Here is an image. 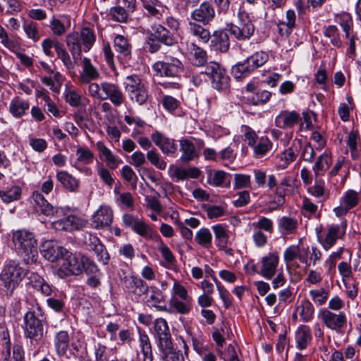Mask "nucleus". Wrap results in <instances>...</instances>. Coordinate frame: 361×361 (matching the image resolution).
<instances>
[{"label":"nucleus","mask_w":361,"mask_h":361,"mask_svg":"<svg viewBox=\"0 0 361 361\" xmlns=\"http://www.w3.org/2000/svg\"><path fill=\"white\" fill-rule=\"evenodd\" d=\"M250 176L247 174H235L234 176V187L237 189L250 188Z\"/></svg>","instance_id":"62"},{"label":"nucleus","mask_w":361,"mask_h":361,"mask_svg":"<svg viewBox=\"0 0 361 361\" xmlns=\"http://www.w3.org/2000/svg\"><path fill=\"white\" fill-rule=\"evenodd\" d=\"M56 179L68 191L74 192L79 188L80 181L65 171H60L56 173Z\"/></svg>","instance_id":"32"},{"label":"nucleus","mask_w":361,"mask_h":361,"mask_svg":"<svg viewBox=\"0 0 361 361\" xmlns=\"http://www.w3.org/2000/svg\"><path fill=\"white\" fill-rule=\"evenodd\" d=\"M195 240L202 247L209 248L212 245V233L207 228L203 227L196 233Z\"/></svg>","instance_id":"45"},{"label":"nucleus","mask_w":361,"mask_h":361,"mask_svg":"<svg viewBox=\"0 0 361 361\" xmlns=\"http://www.w3.org/2000/svg\"><path fill=\"white\" fill-rule=\"evenodd\" d=\"M310 295L317 305H322L326 303L329 293L324 288L310 290Z\"/></svg>","instance_id":"58"},{"label":"nucleus","mask_w":361,"mask_h":361,"mask_svg":"<svg viewBox=\"0 0 361 361\" xmlns=\"http://www.w3.org/2000/svg\"><path fill=\"white\" fill-rule=\"evenodd\" d=\"M324 181L316 178L314 185L310 188L309 192L316 197H323L326 200L329 197V191H326L324 188Z\"/></svg>","instance_id":"54"},{"label":"nucleus","mask_w":361,"mask_h":361,"mask_svg":"<svg viewBox=\"0 0 361 361\" xmlns=\"http://www.w3.org/2000/svg\"><path fill=\"white\" fill-rule=\"evenodd\" d=\"M29 108L30 103L27 100L16 97L11 99L8 111L14 118H20L25 114Z\"/></svg>","instance_id":"28"},{"label":"nucleus","mask_w":361,"mask_h":361,"mask_svg":"<svg viewBox=\"0 0 361 361\" xmlns=\"http://www.w3.org/2000/svg\"><path fill=\"white\" fill-rule=\"evenodd\" d=\"M212 229L215 235V240L216 245L221 250L225 249L228 241V235L227 230L224 226L221 224L212 226Z\"/></svg>","instance_id":"42"},{"label":"nucleus","mask_w":361,"mask_h":361,"mask_svg":"<svg viewBox=\"0 0 361 361\" xmlns=\"http://www.w3.org/2000/svg\"><path fill=\"white\" fill-rule=\"evenodd\" d=\"M331 157L326 154H322L317 158V161L313 166L315 178H318V177L322 174L325 171V166L328 168L331 164Z\"/></svg>","instance_id":"47"},{"label":"nucleus","mask_w":361,"mask_h":361,"mask_svg":"<svg viewBox=\"0 0 361 361\" xmlns=\"http://www.w3.org/2000/svg\"><path fill=\"white\" fill-rule=\"evenodd\" d=\"M81 241L88 250L94 252L99 262L104 264H108L109 255L99 238L92 233H85L82 235Z\"/></svg>","instance_id":"12"},{"label":"nucleus","mask_w":361,"mask_h":361,"mask_svg":"<svg viewBox=\"0 0 361 361\" xmlns=\"http://www.w3.org/2000/svg\"><path fill=\"white\" fill-rule=\"evenodd\" d=\"M146 157L152 165L159 170H165L166 162L161 158L156 149H152L147 152Z\"/></svg>","instance_id":"51"},{"label":"nucleus","mask_w":361,"mask_h":361,"mask_svg":"<svg viewBox=\"0 0 361 361\" xmlns=\"http://www.w3.org/2000/svg\"><path fill=\"white\" fill-rule=\"evenodd\" d=\"M76 154V163L89 164L93 161L94 154L87 147H78Z\"/></svg>","instance_id":"57"},{"label":"nucleus","mask_w":361,"mask_h":361,"mask_svg":"<svg viewBox=\"0 0 361 361\" xmlns=\"http://www.w3.org/2000/svg\"><path fill=\"white\" fill-rule=\"evenodd\" d=\"M189 33L196 37L200 43L207 44L211 39V33L203 25L197 22L190 21L188 25Z\"/></svg>","instance_id":"26"},{"label":"nucleus","mask_w":361,"mask_h":361,"mask_svg":"<svg viewBox=\"0 0 361 361\" xmlns=\"http://www.w3.org/2000/svg\"><path fill=\"white\" fill-rule=\"evenodd\" d=\"M159 349L163 361H184L182 353L173 348L172 342L159 347Z\"/></svg>","instance_id":"37"},{"label":"nucleus","mask_w":361,"mask_h":361,"mask_svg":"<svg viewBox=\"0 0 361 361\" xmlns=\"http://www.w3.org/2000/svg\"><path fill=\"white\" fill-rule=\"evenodd\" d=\"M183 64L178 58L165 56L162 61H157L153 65V69L161 75L177 77L183 71Z\"/></svg>","instance_id":"11"},{"label":"nucleus","mask_w":361,"mask_h":361,"mask_svg":"<svg viewBox=\"0 0 361 361\" xmlns=\"http://www.w3.org/2000/svg\"><path fill=\"white\" fill-rule=\"evenodd\" d=\"M82 271L84 270L87 275H97L99 274V269L97 264L88 257L82 256Z\"/></svg>","instance_id":"60"},{"label":"nucleus","mask_w":361,"mask_h":361,"mask_svg":"<svg viewBox=\"0 0 361 361\" xmlns=\"http://www.w3.org/2000/svg\"><path fill=\"white\" fill-rule=\"evenodd\" d=\"M82 71L80 75V80L82 83L87 84L92 80H97L100 74L93 66L89 58H84L82 62Z\"/></svg>","instance_id":"25"},{"label":"nucleus","mask_w":361,"mask_h":361,"mask_svg":"<svg viewBox=\"0 0 361 361\" xmlns=\"http://www.w3.org/2000/svg\"><path fill=\"white\" fill-rule=\"evenodd\" d=\"M124 87L132 102L142 105L147 101L148 92L139 75H130L127 76L124 82Z\"/></svg>","instance_id":"8"},{"label":"nucleus","mask_w":361,"mask_h":361,"mask_svg":"<svg viewBox=\"0 0 361 361\" xmlns=\"http://www.w3.org/2000/svg\"><path fill=\"white\" fill-rule=\"evenodd\" d=\"M55 51L58 58L61 60L65 67L69 71L73 70L75 67L74 63H75L72 61L68 51L63 47V44L58 41H55Z\"/></svg>","instance_id":"43"},{"label":"nucleus","mask_w":361,"mask_h":361,"mask_svg":"<svg viewBox=\"0 0 361 361\" xmlns=\"http://www.w3.org/2000/svg\"><path fill=\"white\" fill-rule=\"evenodd\" d=\"M318 241L321 243L323 248L329 250L335 245L337 240L345 233V231H341L340 225H331L329 226L326 233L323 238L319 234L318 228H317Z\"/></svg>","instance_id":"19"},{"label":"nucleus","mask_w":361,"mask_h":361,"mask_svg":"<svg viewBox=\"0 0 361 361\" xmlns=\"http://www.w3.org/2000/svg\"><path fill=\"white\" fill-rule=\"evenodd\" d=\"M255 157L260 158L267 154L272 148V142L267 138L262 137L257 145H255Z\"/></svg>","instance_id":"49"},{"label":"nucleus","mask_w":361,"mask_h":361,"mask_svg":"<svg viewBox=\"0 0 361 361\" xmlns=\"http://www.w3.org/2000/svg\"><path fill=\"white\" fill-rule=\"evenodd\" d=\"M205 73L211 80L212 87L217 90H226L230 86V78L226 69L219 63L210 61L205 66Z\"/></svg>","instance_id":"9"},{"label":"nucleus","mask_w":361,"mask_h":361,"mask_svg":"<svg viewBox=\"0 0 361 361\" xmlns=\"http://www.w3.org/2000/svg\"><path fill=\"white\" fill-rule=\"evenodd\" d=\"M23 322L25 337L30 339L32 343L39 344L47 334L45 319L37 317L35 312L28 311L23 317Z\"/></svg>","instance_id":"4"},{"label":"nucleus","mask_w":361,"mask_h":361,"mask_svg":"<svg viewBox=\"0 0 361 361\" xmlns=\"http://www.w3.org/2000/svg\"><path fill=\"white\" fill-rule=\"evenodd\" d=\"M311 329L308 326L300 325L295 331L297 348L303 350L307 348L312 341Z\"/></svg>","instance_id":"31"},{"label":"nucleus","mask_w":361,"mask_h":361,"mask_svg":"<svg viewBox=\"0 0 361 361\" xmlns=\"http://www.w3.org/2000/svg\"><path fill=\"white\" fill-rule=\"evenodd\" d=\"M268 59L269 56L266 52H256L243 63H239L233 66L232 74L237 79L245 78L257 68L263 66Z\"/></svg>","instance_id":"6"},{"label":"nucleus","mask_w":361,"mask_h":361,"mask_svg":"<svg viewBox=\"0 0 361 361\" xmlns=\"http://www.w3.org/2000/svg\"><path fill=\"white\" fill-rule=\"evenodd\" d=\"M69 335L66 331H60L54 338V346L59 357L64 356L69 347Z\"/></svg>","instance_id":"34"},{"label":"nucleus","mask_w":361,"mask_h":361,"mask_svg":"<svg viewBox=\"0 0 361 361\" xmlns=\"http://www.w3.org/2000/svg\"><path fill=\"white\" fill-rule=\"evenodd\" d=\"M132 230L146 239H152L156 236L155 231L140 219Z\"/></svg>","instance_id":"48"},{"label":"nucleus","mask_w":361,"mask_h":361,"mask_svg":"<svg viewBox=\"0 0 361 361\" xmlns=\"http://www.w3.org/2000/svg\"><path fill=\"white\" fill-rule=\"evenodd\" d=\"M97 149L99 152V156L103 157L106 163V166L112 170L116 169L122 162L121 159L116 157L112 152L102 142H97Z\"/></svg>","instance_id":"29"},{"label":"nucleus","mask_w":361,"mask_h":361,"mask_svg":"<svg viewBox=\"0 0 361 361\" xmlns=\"http://www.w3.org/2000/svg\"><path fill=\"white\" fill-rule=\"evenodd\" d=\"M13 242L18 255L26 264L35 263L37 260V240L34 235L25 230H19L13 235Z\"/></svg>","instance_id":"2"},{"label":"nucleus","mask_w":361,"mask_h":361,"mask_svg":"<svg viewBox=\"0 0 361 361\" xmlns=\"http://www.w3.org/2000/svg\"><path fill=\"white\" fill-rule=\"evenodd\" d=\"M154 336L158 339V348L171 341V336L166 321L163 318H158L154 323Z\"/></svg>","instance_id":"23"},{"label":"nucleus","mask_w":361,"mask_h":361,"mask_svg":"<svg viewBox=\"0 0 361 361\" xmlns=\"http://www.w3.org/2000/svg\"><path fill=\"white\" fill-rule=\"evenodd\" d=\"M94 355L95 361H108L107 348L101 343H97L94 346Z\"/></svg>","instance_id":"64"},{"label":"nucleus","mask_w":361,"mask_h":361,"mask_svg":"<svg viewBox=\"0 0 361 361\" xmlns=\"http://www.w3.org/2000/svg\"><path fill=\"white\" fill-rule=\"evenodd\" d=\"M278 226L281 231L286 233H293L295 232L298 226V222L296 219L288 217L282 216L279 219Z\"/></svg>","instance_id":"46"},{"label":"nucleus","mask_w":361,"mask_h":361,"mask_svg":"<svg viewBox=\"0 0 361 361\" xmlns=\"http://www.w3.org/2000/svg\"><path fill=\"white\" fill-rule=\"evenodd\" d=\"M109 16L116 21L124 23L127 21L129 14L117 5L110 9Z\"/></svg>","instance_id":"59"},{"label":"nucleus","mask_w":361,"mask_h":361,"mask_svg":"<svg viewBox=\"0 0 361 361\" xmlns=\"http://www.w3.org/2000/svg\"><path fill=\"white\" fill-rule=\"evenodd\" d=\"M27 274L26 270L16 262L10 261L6 264L0 274V279L9 295L18 286Z\"/></svg>","instance_id":"5"},{"label":"nucleus","mask_w":361,"mask_h":361,"mask_svg":"<svg viewBox=\"0 0 361 361\" xmlns=\"http://www.w3.org/2000/svg\"><path fill=\"white\" fill-rule=\"evenodd\" d=\"M49 27L54 35L61 36L66 30L64 24L55 16H53L49 24Z\"/></svg>","instance_id":"61"},{"label":"nucleus","mask_w":361,"mask_h":361,"mask_svg":"<svg viewBox=\"0 0 361 361\" xmlns=\"http://www.w3.org/2000/svg\"><path fill=\"white\" fill-rule=\"evenodd\" d=\"M359 194L353 190H348L343 195L341 202L349 209L355 207L358 204Z\"/></svg>","instance_id":"56"},{"label":"nucleus","mask_w":361,"mask_h":361,"mask_svg":"<svg viewBox=\"0 0 361 361\" xmlns=\"http://www.w3.org/2000/svg\"><path fill=\"white\" fill-rule=\"evenodd\" d=\"M188 49L193 56L195 65L197 66L204 67V66H206L207 63V54L206 51H204L202 48L197 46L195 43H191Z\"/></svg>","instance_id":"41"},{"label":"nucleus","mask_w":361,"mask_h":361,"mask_svg":"<svg viewBox=\"0 0 361 361\" xmlns=\"http://www.w3.org/2000/svg\"><path fill=\"white\" fill-rule=\"evenodd\" d=\"M147 46L148 51L156 53L160 50L161 44L168 47H173L178 44L176 35L161 24H154L147 37Z\"/></svg>","instance_id":"3"},{"label":"nucleus","mask_w":361,"mask_h":361,"mask_svg":"<svg viewBox=\"0 0 361 361\" xmlns=\"http://www.w3.org/2000/svg\"><path fill=\"white\" fill-rule=\"evenodd\" d=\"M149 291L150 295L147 302L152 303L154 306H156L157 303H160L164 301V295L162 292L155 286L149 287Z\"/></svg>","instance_id":"63"},{"label":"nucleus","mask_w":361,"mask_h":361,"mask_svg":"<svg viewBox=\"0 0 361 361\" xmlns=\"http://www.w3.org/2000/svg\"><path fill=\"white\" fill-rule=\"evenodd\" d=\"M96 41V36L92 29L83 27L80 32L69 33L66 37L67 47L75 63L81 59L82 51H89Z\"/></svg>","instance_id":"1"},{"label":"nucleus","mask_w":361,"mask_h":361,"mask_svg":"<svg viewBox=\"0 0 361 361\" xmlns=\"http://www.w3.org/2000/svg\"><path fill=\"white\" fill-rule=\"evenodd\" d=\"M128 288L132 293L139 297L147 294L149 292V286L140 278L132 276Z\"/></svg>","instance_id":"40"},{"label":"nucleus","mask_w":361,"mask_h":361,"mask_svg":"<svg viewBox=\"0 0 361 361\" xmlns=\"http://www.w3.org/2000/svg\"><path fill=\"white\" fill-rule=\"evenodd\" d=\"M319 317L327 328L336 332H341L347 322L346 316L343 312L336 314L325 308L319 311Z\"/></svg>","instance_id":"14"},{"label":"nucleus","mask_w":361,"mask_h":361,"mask_svg":"<svg viewBox=\"0 0 361 361\" xmlns=\"http://www.w3.org/2000/svg\"><path fill=\"white\" fill-rule=\"evenodd\" d=\"M30 283L44 296H49L53 291L52 287L37 273H31L29 276Z\"/></svg>","instance_id":"30"},{"label":"nucleus","mask_w":361,"mask_h":361,"mask_svg":"<svg viewBox=\"0 0 361 361\" xmlns=\"http://www.w3.org/2000/svg\"><path fill=\"white\" fill-rule=\"evenodd\" d=\"M180 151L182 152L180 159L183 163H188L197 157L194 145L186 139L180 140Z\"/></svg>","instance_id":"36"},{"label":"nucleus","mask_w":361,"mask_h":361,"mask_svg":"<svg viewBox=\"0 0 361 361\" xmlns=\"http://www.w3.org/2000/svg\"><path fill=\"white\" fill-rule=\"evenodd\" d=\"M271 96V93L267 90H257L248 100L254 105H259L267 103Z\"/></svg>","instance_id":"55"},{"label":"nucleus","mask_w":361,"mask_h":361,"mask_svg":"<svg viewBox=\"0 0 361 361\" xmlns=\"http://www.w3.org/2000/svg\"><path fill=\"white\" fill-rule=\"evenodd\" d=\"M210 47L216 51L226 53L230 48V39L224 30H216L211 35Z\"/></svg>","instance_id":"24"},{"label":"nucleus","mask_w":361,"mask_h":361,"mask_svg":"<svg viewBox=\"0 0 361 361\" xmlns=\"http://www.w3.org/2000/svg\"><path fill=\"white\" fill-rule=\"evenodd\" d=\"M21 189L18 186H13L7 190H0V198L6 203L11 202L20 198Z\"/></svg>","instance_id":"50"},{"label":"nucleus","mask_w":361,"mask_h":361,"mask_svg":"<svg viewBox=\"0 0 361 361\" xmlns=\"http://www.w3.org/2000/svg\"><path fill=\"white\" fill-rule=\"evenodd\" d=\"M32 199L33 209L38 214L49 217H59L63 214L62 209L53 207L38 191L33 192Z\"/></svg>","instance_id":"13"},{"label":"nucleus","mask_w":361,"mask_h":361,"mask_svg":"<svg viewBox=\"0 0 361 361\" xmlns=\"http://www.w3.org/2000/svg\"><path fill=\"white\" fill-rule=\"evenodd\" d=\"M300 120L296 111H282L275 119L276 125L280 128H291Z\"/></svg>","instance_id":"27"},{"label":"nucleus","mask_w":361,"mask_h":361,"mask_svg":"<svg viewBox=\"0 0 361 361\" xmlns=\"http://www.w3.org/2000/svg\"><path fill=\"white\" fill-rule=\"evenodd\" d=\"M114 48L120 56L130 59L131 56L132 46L128 39L123 35H118L114 39Z\"/></svg>","instance_id":"35"},{"label":"nucleus","mask_w":361,"mask_h":361,"mask_svg":"<svg viewBox=\"0 0 361 361\" xmlns=\"http://www.w3.org/2000/svg\"><path fill=\"white\" fill-rule=\"evenodd\" d=\"M24 32L27 38L32 39L34 42H37L40 39V34L38 30V25L34 21L25 23L23 25Z\"/></svg>","instance_id":"53"},{"label":"nucleus","mask_w":361,"mask_h":361,"mask_svg":"<svg viewBox=\"0 0 361 361\" xmlns=\"http://www.w3.org/2000/svg\"><path fill=\"white\" fill-rule=\"evenodd\" d=\"M141 2L148 16L159 18L164 13L166 6L160 0H141Z\"/></svg>","instance_id":"33"},{"label":"nucleus","mask_w":361,"mask_h":361,"mask_svg":"<svg viewBox=\"0 0 361 361\" xmlns=\"http://www.w3.org/2000/svg\"><path fill=\"white\" fill-rule=\"evenodd\" d=\"M227 27L231 35L238 41L249 39L255 32V25L250 19L249 14L244 11L238 13V22L228 25Z\"/></svg>","instance_id":"7"},{"label":"nucleus","mask_w":361,"mask_h":361,"mask_svg":"<svg viewBox=\"0 0 361 361\" xmlns=\"http://www.w3.org/2000/svg\"><path fill=\"white\" fill-rule=\"evenodd\" d=\"M52 227L57 231H73L84 226V221L75 215L65 216L53 221Z\"/></svg>","instance_id":"17"},{"label":"nucleus","mask_w":361,"mask_h":361,"mask_svg":"<svg viewBox=\"0 0 361 361\" xmlns=\"http://www.w3.org/2000/svg\"><path fill=\"white\" fill-rule=\"evenodd\" d=\"M334 20L342 27L346 38L350 37V31L353 30V21L350 13L341 12L334 16Z\"/></svg>","instance_id":"39"},{"label":"nucleus","mask_w":361,"mask_h":361,"mask_svg":"<svg viewBox=\"0 0 361 361\" xmlns=\"http://www.w3.org/2000/svg\"><path fill=\"white\" fill-rule=\"evenodd\" d=\"M279 257L277 252H270L261 259L259 274L267 279H271L276 274Z\"/></svg>","instance_id":"20"},{"label":"nucleus","mask_w":361,"mask_h":361,"mask_svg":"<svg viewBox=\"0 0 361 361\" xmlns=\"http://www.w3.org/2000/svg\"><path fill=\"white\" fill-rule=\"evenodd\" d=\"M296 312L303 322H308L313 318L314 307L312 303L307 299H304L297 307Z\"/></svg>","instance_id":"38"},{"label":"nucleus","mask_w":361,"mask_h":361,"mask_svg":"<svg viewBox=\"0 0 361 361\" xmlns=\"http://www.w3.org/2000/svg\"><path fill=\"white\" fill-rule=\"evenodd\" d=\"M41 253L45 259L54 262L61 259L67 250L52 241H46L42 245Z\"/></svg>","instance_id":"22"},{"label":"nucleus","mask_w":361,"mask_h":361,"mask_svg":"<svg viewBox=\"0 0 361 361\" xmlns=\"http://www.w3.org/2000/svg\"><path fill=\"white\" fill-rule=\"evenodd\" d=\"M191 301L192 300L180 301L173 297L170 300V305L178 313L186 314L190 312L192 308Z\"/></svg>","instance_id":"52"},{"label":"nucleus","mask_w":361,"mask_h":361,"mask_svg":"<svg viewBox=\"0 0 361 361\" xmlns=\"http://www.w3.org/2000/svg\"><path fill=\"white\" fill-rule=\"evenodd\" d=\"M151 138L164 154L172 155L176 152L177 147L173 139L166 137L159 131L153 133Z\"/></svg>","instance_id":"21"},{"label":"nucleus","mask_w":361,"mask_h":361,"mask_svg":"<svg viewBox=\"0 0 361 361\" xmlns=\"http://www.w3.org/2000/svg\"><path fill=\"white\" fill-rule=\"evenodd\" d=\"M215 11L209 2L202 3L198 8L191 13L192 22H197L203 25H209L214 18Z\"/></svg>","instance_id":"16"},{"label":"nucleus","mask_w":361,"mask_h":361,"mask_svg":"<svg viewBox=\"0 0 361 361\" xmlns=\"http://www.w3.org/2000/svg\"><path fill=\"white\" fill-rule=\"evenodd\" d=\"M61 259L63 262L57 271L60 278L63 279L72 275L78 276L82 272V257L78 258L67 250V253L63 255Z\"/></svg>","instance_id":"10"},{"label":"nucleus","mask_w":361,"mask_h":361,"mask_svg":"<svg viewBox=\"0 0 361 361\" xmlns=\"http://www.w3.org/2000/svg\"><path fill=\"white\" fill-rule=\"evenodd\" d=\"M114 212L106 205H102L94 213L91 218V226L96 229H102L111 226L113 221Z\"/></svg>","instance_id":"15"},{"label":"nucleus","mask_w":361,"mask_h":361,"mask_svg":"<svg viewBox=\"0 0 361 361\" xmlns=\"http://www.w3.org/2000/svg\"><path fill=\"white\" fill-rule=\"evenodd\" d=\"M104 92L102 100L109 99L115 106H120L125 101V96L119 87L114 83L104 82L101 83Z\"/></svg>","instance_id":"18"},{"label":"nucleus","mask_w":361,"mask_h":361,"mask_svg":"<svg viewBox=\"0 0 361 361\" xmlns=\"http://www.w3.org/2000/svg\"><path fill=\"white\" fill-rule=\"evenodd\" d=\"M323 34L329 39L331 44L336 47H341L342 42L340 37L339 30L336 25H328L324 27Z\"/></svg>","instance_id":"44"}]
</instances>
